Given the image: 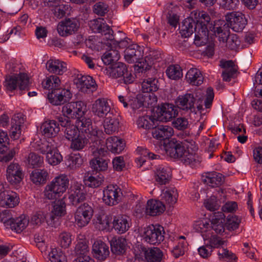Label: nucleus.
<instances>
[{
    "label": "nucleus",
    "instance_id": "nucleus-37",
    "mask_svg": "<svg viewBox=\"0 0 262 262\" xmlns=\"http://www.w3.org/2000/svg\"><path fill=\"white\" fill-rule=\"evenodd\" d=\"M48 71L55 74L62 75L67 71V64L58 59H50L46 63Z\"/></svg>",
    "mask_w": 262,
    "mask_h": 262
},
{
    "label": "nucleus",
    "instance_id": "nucleus-32",
    "mask_svg": "<svg viewBox=\"0 0 262 262\" xmlns=\"http://www.w3.org/2000/svg\"><path fill=\"white\" fill-rule=\"evenodd\" d=\"M24 123V115L21 113L14 115L11 119V127L10 129L11 138L16 139L21 134L20 126Z\"/></svg>",
    "mask_w": 262,
    "mask_h": 262
},
{
    "label": "nucleus",
    "instance_id": "nucleus-46",
    "mask_svg": "<svg viewBox=\"0 0 262 262\" xmlns=\"http://www.w3.org/2000/svg\"><path fill=\"white\" fill-rule=\"evenodd\" d=\"M58 143L55 142V139H51L50 141L41 142L38 144L36 147L37 150L42 154H46V156L49 152H51L53 149L57 147Z\"/></svg>",
    "mask_w": 262,
    "mask_h": 262
},
{
    "label": "nucleus",
    "instance_id": "nucleus-21",
    "mask_svg": "<svg viewBox=\"0 0 262 262\" xmlns=\"http://www.w3.org/2000/svg\"><path fill=\"white\" fill-rule=\"evenodd\" d=\"M152 135L154 138L160 140H164L165 143L167 142L169 138L173 135V128L168 125H158L153 126L152 128Z\"/></svg>",
    "mask_w": 262,
    "mask_h": 262
},
{
    "label": "nucleus",
    "instance_id": "nucleus-42",
    "mask_svg": "<svg viewBox=\"0 0 262 262\" xmlns=\"http://www.w3.org/2000/svg\"><path fill=\"white\" fill-rule=\"evenodd\" d=\"M48 176V173L46 170L37 169L32 171L30 178L36 185H42L46 183Z\"/></svg>",
    "mask_w": 262,
    "mask_h": 262
},
{
    "label": "nucleus",
    "instance_id": "nucleus-39",
    "mask_svg": "<svg viewBox=\"0 0 262 262\" xmlns=\"http://www.w3.org/2000/svg\"><path fill=\"white\" fill-rule=\"evenodd\" d=\"M66 203L61 199L54 202L53 209L49 214L51 222H54L58 220L59 216H62L66 214Z\"/></svg>",
    "mask_w": 262,
    "mask_h": 262
},
{
    "label": "nucleus",
    "instance_id": "nucleus-44",
    "mask_svg": "<svg viewBox=\"0 0 262 262\" xmlns=\"http://www.w3.org/2000/svg\"><path fill=\"white\" fill-rule=\"evenodd\" d=\"M223 24H221L220 27L214 26L213 30L215 35L219 36L220 41L225 42L230 35L229 26L225 22Z\"/></svg>",
    "mask_w": 262,
    "mask_h": 262
},
{
    "label": "nucleus",
    "instance_id": "nucleus-10",
    "mask_svg": "<svg viewBox=\"0 0 262 262\" xmlns=\"http://www.w3.org/2000/svg\"><path fill=\"white\" fill-rule=\"evenodd\" d=\"M6 89L10 91L16 89L18 86L20 91L28 90L29 77L25 73H20L17 75H8L4 82ZM22 94V92L20 93Z\"/></svg>",
    "mask_w": 262,
    "mask_h": 262
},
{
    "label": "nucleus",
    "instance_id": "nucleus-41",
    "mask_svg": "<svg viewBox=\"0 0 262 262\" xmlns=\"http://www.w3.org/2000/svg\"><path fill=\"white\" fill-rule=\"evenodd\" d=\"M155 174L156 182L160 185H165L168 183L171 176L169 168L161 166L156 168Z\"/></svg>",
    "mask_w": 262,
    "mask_h": 262
},
{
    "label": "nucleus",
    "instance_id": "nucleus-4",
    "mask_svg": "<svg viewBox=\"0 0 262 262\" xmlns=\"http://www.w3.org/2000/svg\"><path fill=\"white\" fill-rule=\"evenodd\" d=\"M148 58L145 59L144 61L139 62L136 66V70L139 72L146 73L145 78L142 83V90L143 93L156 92L159 89L158 80L155 75L152 74L156 71L151 68L152 62H147Z\"/></svg>",
    "mask_w": 262,
    "mask_h": 262
},
{
    "label": "nucleus",
    "instance_id": "nucleus-11",
    "mask_svg": "<svg viewBox=\"0 0 262 262\" xmlns=\"http://www.w3.org/2000/svg\"><path fill=\"white\" fill-rule=\"evenodd\" d=\"M86 112V105L82 101L68 103L62 108L63 115L68 119H77L83 116Z\"/></svg>",
    "mask_w": 262,
    "mask_h": 262
},
{
    "label": "nucleus",
    "instance_id": "nucleus-47",
    "mask_svg": "<svg viewBox=\"0 0 262 262\" xmlns=\"http://www.w3.org/2000/svg\"><path fill=\"white\" fill-rule=\"evenodd\" d=\"M178 196L177 190L175 188L169 189L161 194L163 201L169 205H173L177 202Z\"/></svg>",
    "mask_w": 262,
    "mask_h": 262
},
{
    "label": "nucleus",
    "instance_id": "nucleus-27",
    "mask_svg": "<svg viewBox=\"0 0 262 262\" xmlns=\"http://www.w3.org/2000/svg\"><path fill=\"white\" fill-rule=\"evenodd\" d=\"M69 199L70 203L75 206L84 201L86 199V191L84 186L81 184L74 185Z\"/></svg>",
    "mask_w": 262,
    "mask_h": 262
},
{
    "label": "nucleus",
    "instance_id": "nucleus-60",
    "mask_svg": "<svg viewBox=\"0 0 262 262\" xmlns=\"http://www.w3.org/2000/svg\"><path fill=\"white\" fill-rule=\"evenodd\" d=\"M205 207L209 210L214 211L219 209L220 207L219 201L214 195H212L204 202Z\"/></svg>",
    "mask_w": 262,
    "mask_h": 262
},
{
    "label": "nucleus",
    "instance_id": "nucleus-35",
    "mask_svg": "<svg viewBox=\"0 0 262 262\" xmlns=\"http://www.w3.org/2000/svg\"><path fill=\"white\" fill-rule=\"evenodd\" d=\"M112 252L116 255H122L125 253L127 242L125 238L122 237H113L110 242Z\"/></svg>",
    "mask_w": 262,
    "mask_h": 262
},
{
    "label": "nucleus",
    "instance_id": "nucleus-34",
    "mask_svg": "<svg viewBox=\"0 0 262 262\" xmlns=\"http://www.w3.org/2000/svg\"><path fill=\"white\" fill-rule=\"evenodd\" d=\"M203 177V182L211 187H219L223 184L225 179L222 174L215 171L207 173Z\"/></svg>",
    "mask_w": 262,
    "mask_h": 262
},
{
    "label": "nucleus",
    "instance_id": "nucleus-48",
    "mask_svg": "<svg viewBox=\"0 0 262 262\" xmlns=\"http://www.w3.org/2000/svg\"><path fill=\"white\" fill-rule=\"evenodd\" d=\"M94 224L96 228L99 230L103 231L108 229L109 227V217L104 214L96 215V218L93 220Z\"/></svg>",
    "mask_w": 262,
    "mask_h": 262
},
{
    "label": "nucleus",
    "instance_id": "nucleus-40",
    "mask_svg": "<svg viewBox=\"0 0 262 262\" xmlns=\"http://www.w3.org/2000/svg\"><path fill=\"white\" fill-rule=\"evenodd\" d=\"M186 79L191 85H200L203 82L204 77L199 69L191 68L186 74Z\"/></svg>",
    "mask_w": 262,
    "mask_h": 262
},
{
    "label": "nucleus",
    "instance_id": "nucleus-1",
    "mask_svg": "<svg viewBox=\"0 0 262 262\" xmlns=\"http://www.w3.org/2000/svg\"><path fill=\"white\" fill-rule=\"evenodd\" d=\"M180 32L184 37L194 33V43L198 46L205 45L208 40V30L203 22L196 23L192 17L185 18L180 27Z\"/></svg>",
    "mask_w": 262,
    "mask_h": 262
},
{
    "label": "nucleus",
    "instance_id": "nucleus-56",
    "mask_svg": "<svg viewBox=\"0 0 262 262\" xmlns=\"http://www.w3.org/2000/svg\"><path fill=\"white\" fill-rule=\"evenodd\" d=\"M194 229L196 232L201 233L203 238L206 241L207 235L204 233L209 231L211 229V227L207 221H199L194 224Z\"/></svg>",
    "mask_w": 262,
    "mask_h": 262
},
{
    "label": "nucleus",
    "instance_id": "nucleus-17",
    "mask_svg": "<svg viewBox=\"0 0 262 262\" xmlns=\"http://www.w3.org/2000/svg\"><path fill=\"white\" fill-rule=\"evenodd\" d=\"M76 126L80 130L82 133H85L90 140L93 138H97L99 130L92 126V121L90 118L83 116L77 118L76 121Z\"/></svg>",
    "mask_w": 262,
    "mask_h": 262
},
{
    "label": "nucleus",
    "instance_id": "nucleus-25",
    "mask_svg": "<svg viewBox=\"0 0 262 262\" xmlns=\"http://www.w3.org/2000/svg\"><path fill=\"white\" fill-rule=\"evenodd\" d=\"M19 197L13 191H4L0 192V206L13 208L18 204Z\"/></svg>",
    "mask_w": 262,
    "mask_h": 262
},
{
    "label": "nucleus",
    "instance_id": "nucleus-19",
    "mask_svg": "<svg viewBox=\"0 0 262 262\" xmlns=\"http://www.w3.org/2000/svg\"><path fill=\"white\" fill-rule=\"evenodd\" d=\"M79 27V23L77 19L68 18L59 23L57 30L60 36L65 37L75 33Z\"/></svg>",
    "mask_w": 262,
    "mask_h": 262
},
{
    "label": "nucleus",
    "instance_id": "nucleus-52",
    "mask_svg": "<svg viewBox=\"0 0 262 262\" xmlns=\"http://www.w3.org/2000/svg\"><path fill=\"white\" fill-rule=\"evenodd\" d=\"M48 262H67L65 255L60 249L54 248L48 254Z\"/></svg>",
    "mask_w": 262,
    "mask_h": 262
},
{
    "label": "nucleus",
    "instance_id": "nucleus-62",
    "mask_svg": "<svg viewBox=\"0 0 262 262\" xmlns=\"http://www.w3.org/2000/svg\"><path fill=\"white\" fill-rule=\"evenodd\" d=\"M226 46L231 50H236L240 45V40L235 34H231L226 40Z\"/></svg>",
    "mask_w": 262,
    "mask_h": 262
},
{
    "label": "nucleus",
    "instance_id": "nucleus-28",
    "mask_svg": "<svg viewBox=\"0 0 262 262\" xmlns=\"http://www.w3.org/2000/svg\"><path fill=\"white\" fill-rule=\"evenodd\" d=\"M130 225L128 216L125 215L119 214L114 217L113 227L114 230L119 234L126 232Z\"/></svg>",
    "mask_w": 262,
    "mask_h": 262
},
{
    "label": "nucleus",
    "instance_id": "nucleus-51",
    "mask_svg": "<svg viewBox=\"0 0 262 262\" xmlns=\"http://www.w3.org/2000/svg\"><path fill=\"white\" fill-rule=\"evenodd\" d=\"M90 139L80 134L73 140H71V148L74 150H80L82 149L88 144Z\"/></svg>",
    "mask_w": 262,
    "mask_h": 262
},
{
    "label": "nucleus",
    "instance_id": "nucleus-3",
    "mask_svg": "<svg viewBox=\"0 0 262 262\" xmlns=\"http://www.w3.org/2000/svg\"><path fill=\"white\" fill-rule=\"evenodd\" d=\"M165 150L171 158L180 159L186 165L192 164L195 161V155L192 152L186 149L184 143L172 138L165 143Z\"/></svg>",
    "mask_w": 262,
    "mask_h": 262
},
{
    "label": "nucleus",
    "instance_id": "nucleus-20",
    "mask_svg": "<svg viewBox=\"0 0 262 262\" xmlns=\"http://www.w3.org/2000/svg\"><path fill=\"white\" fill-rule=\"evenodd\" d=\"M24 173L20 166L16 163H12L7 167L6 178L12 185L19 184L24 178Z\"/></svg>",
    "mask_w": 262,
    "mask_h": 262
},
{
    "label": "nucleus",
    "instance_id": "nucleus-29",
    "mask_svg": "<svg viewBox=\"0 0 262 262\" xmlns=\"http://www.w3.org/2000/svg\"><path fill=\"white\" fill-rule=\"evenodd\" d=\"M75 82L77 87L83 92H87L89 89H91V91L93 92L96 90L97 87L94 79L89 75L78 77Z\"/></svg>",
    "mask_w": 262,
    "mask_h": 262
},
{
    "label": "nucleus",
    "instance_id": "nucleus-5",
    "mask_svg": "<svg viewBox=\"0 0 262 262\" xmlns=\"http://www.w3.org/2000/svg\"><path fill=\"white\" fill-rule=\"evenodd\" d=\"M68 185L69 179L66 176L61 175L55 177L45 187V198L48 200H56L66 191Z\"/></svg>",
    "mask_w": 262,
    "mask_h": 262
},
{
    "label": "nucleus",
    "instance_id": "nucleus-13",
    "mask_svg": "<svg viewBox=\"0 0 262 262\" xmlns=\"http://www.w3.org/2000/svg\"><path fill=\"white\" fill-rule=\"evenodd\" d=\"M94 213L93 208L88 203L81 204L75 213V222L79 227L86 226L90 222Z\"/></svg>",
    "mask_w": 262,
    "mask_h": 262
},
{
    "label": "nucleus",
    "instance_id": "nucleus-31",
    "mask_svg": "<svg viewBox=\"0 0 262 262\" xmlns=\"http://www.w3.org/2000/svg\"><path fill=\"white\" fill-rule=\"evenodd\" d=\"M92 250L94 257L101 261L105 260L110 254L108 246L101 241L95 242Z\"/></svg>",
    "mask_w": 262,
    "mask_h": 262
},
{
    "label": "nucleus",
    "instance_id": "nucleus-24",
    "mask_svg": "<svg viewBox=\"0 0 262 262\" xmlns=\"http://www.w3.org/2000/svg\"><path fill=\"white\" fill-rule=\"evenodd\" d=\"M211 217V229L216 234H222L225 230V215L222 212H215L212 213Z\"/></svg>",
    "mask_w": 262,
    "mask_h": 262
},
{
    "label": "nucleus",
    "instance_id": "nucleus-43",
    "mask_svg": "<svg viewBox=\"0 0 262 262\" xmlns=\"http://www.w3.org/2000/svg\"><path fill=\"white\" fill-rule=\"evenodd\" d=\"M29 224V219L25 215H21L18 217L13 218L10 223V228L17 233L21 232Z\"/></svg>",
    "mask_w": 262,
    "mask_h": 262
},
{
    "label": "nucleus",
    "instance_id": "nucleus-15",
    "mask_svg": "<svg viewBox=\"0 0 262 262\" xmlns=\"http://www.w3.org/2000/svg\"><path fill=\"white\" fill-rule=\"evenodd\" d=\"M103 192V201L105 204L110 206L118 204L121 195L122 194L121 189L116 185L107 186L104 189Z\"/></svg>",
    "mask_w": 262,
    "mask_h": 262
},
{
    "label": "nucleus",
    "instance_id": "nucleus-49",
    "mask_svg": "<svg viewBox=\"0 0 262 262\" xmlns=\"http://www.w3.org/2000/svg\"><path fill=\"white\" fill-rule=\"evenodd\" d=\"M46 221L48 224L51 225L52 222H51L49 215L45 212L39 211L35 212L32 216L31 223L36 225H40Z\"/></svg>",
    "mask_w": 262,
    "mask_h": 262
},
{
    "label": "nucleus",
    "instance_id": "nucleus-16",
    "mask_svg": "<svg viewBox=\"0 0 262 262\" xmlns=\"http://www.w3.org/2000/svg\"><path fill=\"white\" fill-rule=\"evenodd\" d=\"M92 111L95 116L99 118H104L109 113L115 112L107 100L104 98H100L95 101L92 105Z\"/></svg>",
    "mask_w": 262,
    "mask_h": 262
},
{
    "label": "nucleus",
    "instance_id": "nucleus-59",
    "mask_svg": "<svg viewBox=\"0 0 262 262\" xmlns=\"http://www.w3.org/2000/svg\"><path fill=\"white\" fill-rule=\"evenodd\" d=\"M75 252L77 257L88 255L89 250L86 242L84 241L78 242L75 247Z\"/></svg>",
    "mask_w": 262,
    "mask_h": 262
},
{
    "label": "nucleus",
    "instance_id": "nucleus-64",
    "mask_svg": "<svg viewBox=\"0 0 262 262\" xmlns=\"http://www.w3.org/2000/svg\"><path fill=\"white\" fill-rule=\"evenodd\" d=\"M108 11V6L103 2L96 3L93 6L94 13L98 15L104 16Z\"/></svg>",
    "mask_w": 262,
    "mask_h": 262
},
{
    "label": "nucleus",
    "instance_id": "nucleus-38",
    "mask_svg": "<svg viewBox=\"0 0 262 262\" xmlns=\"http://www.w3.org/2000/svg\"><path fill=\"white\" fill-rule=\"evenodd\" d=\"M105 143L107 149L115 154H119L125 147L124 141L116 136L107 138Z\"/></svg>",
    "mask_w": 262,
    "mask_h": 262
},
{
    "label": "nucleus",
    "instance_id": "nucleus-30",
    "mask_svg": "<svg viewBox=\"0 0 262 262\" xmlns=\"http://www.w3.org/2000/svg\"><path fill=\"white\" fill-rule=\"evenodd\" d=\"M103 126L106 134L111 135L118 130L119 125V119L115 113H109L104 118Z\"/></svg>",
    "mask_w": 262,
    "mask_h": 262
},
{
    "label": "nucleus",
    "instance_id": "nucleus-23",
    "mask_svg": "<svg viewBox=\"0 0 262 262\" xmlns=\"http://www.w3.org/2000/svg\"><path fill=\"white\" fill-rule=\"evenodd\" d=\"M141 249L147 262H161L164 257L163 252L159 248L141 246Z\"/></svg>",
    "mask_w": 262,
    "mask_h": 262
},
{
    "label": "nucleus",
    "instance_id": "nucleus-6",
    "mask_svg": "<svg viewBox=\"0 0 262 262\" xmlns=\"http://www.w3.org/2000/svg\"><path fill=\"white\" fill-rule=\"evenodd\" d=\"M90 27L94 33H99L104 36V39L110 40L112 43L119 48H124L128 45L126 40L116 41L114 40L113 31L110 27L103 22V18H98L92 20L90 23Z\"/></svg>",
    "mask_w": 262,
    "mask_h": 262
},
{
    "label": "nucleus",
    "instance_id": "nucleus-12",
    "mask_svg": "<svg viewBox=\"0 0 262 262\" xmlns=\"http://www.w3.org/2000/svg\"><path fill=\"white\" fill-rule=\"evenodd\" d=\"M225 17L227 21L225 23L228 25L229 28L235 32L242 31L247 23L245 15L241 12H228L225 15Z\"/></svg>",
    "mask_w": 262,
    "mask_h": 262
},
{
    "label": "nucleus",
    "instance_id": "nucleus-61",
    "mask_svg": "<svg viewBox=\"0 0 262 262\" xmlns=\"http://www.w3.org/2000/svg\"><path fill=\"white\" fill-rule=\"evenodd\" d=\"M137 152L140 156L137 158V161L140 166H141L146 162L147 157L150 156L151 152L148 149L141 147H138Z\"/></svg>",
    "mask_w": 262,
    "mask_h": 262
},
{
    "label": "nucleus",
    "instance_id": "nucleus-54",
    "mask_svg": "<svg viewBox=\"0 0 262 262\" xmlns=\"http://www.w3.org/2000/svg\"><path fill=\"white\" fill-rule=\"evenodd\" d=\"M46 159L50 164L57 165L62 160V156L59 152L57 147H56L48 154Z\"/></svg>",
    "mask_w": 262,
    "mask_h": 262
},
{
    "label": "nucleus",
    "instance_id": "nucleus-7",
    "mask_svg": "<svg viewBox=\"0 0 262 262\" xmlns=\"http://www.w3.org/2000/svg\"><path fill=\"white\" fill-rule=\"evenodd\" d=\"M164 228L159 225H151L141 230L143 240L149 244H160L164 239Z\"/></svg>",
    "mask_w": 262,
    "mask_h": 262
},
{
    "label": "nucleus",
    "instance_id": "nucleus-26",
    "mask_svg": "<svg viewBox=\"0 0 262 262\" xmlns=\"http://www.w3.org/2000/svg\"><path fill=\"white\" fill-rule=\"evenodd\" d=\"M90 148L94 159L107 158L109 154L108 151L101 144V140L98 135L97 138H93L90 140Z\"/></svg>",
    "mask_w": 262,
    "mask_h": 262
},
{
    "label": "nucleus",
    "instance_id": "nucleus-53",
    "mask_svg": "<svg viewBox=\"0 0 262 262\" xmlns=\"http://www.w3.org/2000/svg\"><path fill=\"white\" fill-rule=\"evenodd\" d=\"M137 124L139 128L145 129H152L155 125L154 119L149 116L139 117Z\"/></svg>",
    "mask_w": 262,
    "mask_h": 262
},
{
    "label": "nucleus",
    "instance_id": "nucleus-45",
    "mask_svg": "<svg viewBox=\"0 0 262 262\" xmlns=\"http://www.w3.org/2000/svg\"><path fill=\"white\" fill-rule=\"evenodd\" d=\"M119 58V52L116 49H111L104 53L101 59L105 64L112 65L118 61Z\"/></svg>",
    "mask_w": 262,
    "mask_h": 262
},
{
    "label": "nucleus",
    "instance_id": "nucleus-22",
    "mask_svg": "<svg viewBox=\"0 0 262 262\" xmlns=\"http://www.w3.org/2000/svg\"><path fill=\"white\" fill-rule=\"evenodd\" d=\"M124 53V58L128 63L138 62L139 63L140 62L144 61L145 59L140 61L142 55L140 50V47L136 44L129 45L125 50Z\"/></svg>",
    "mask_w": 262,
    "mask_h": 262
},
{
    "label": "nucleus",
    "instance_id": "nucleus-18",
    "mask_svg": "<svg viewBox=\"0 0 262 262\" xmlns=\"http://www.w3.org/2000/svg\"><path fill=\"white\" fill-rule=\"evenodd\" d=\"M9 141L7 134L4 132H0V154L3 155L0 157V161L2 162L10 161L15 154L14 148L9 150L8 147Z\"/></svg>",
    "mask_w": 262,
    "mask_h": 262
},
{
    "label": "nucleus",
    "instance_id": "nucleus-55",
    "mask_svg": "<svg viewBox=\"0 0 262 262\" xmlns=\"http://www.w3.org/2000/svg\"><path fill=\"white\" fill-rule=\"evenodd\" d=\"M168 78L173 80L179 79L182 77L183 74L181 68L178 66L171 65L166 71Z\"/></svg>",
    "mask_w": 262,
    "mask_h": 262
},
{
    "label": "nucleus",
    "instance_id": "nucleus-36",
    "mask_svg": "<svg viewBox=\"0 0 262 262\" xmlns=\"http://www.w3.org/2000/svg\"><path fill=\"white\" fill-rule=\"evenodd\" d=\"M165 209V206L162 202L150 200L147 203L145 212L147 215L156 216L163 213Z\"/></svg>",
    "mask_w": 262,
    "mask_h": 262
},
{
    "label": "nucleus",
    "instance_id": "nucleus-8",
    "mask_svg": "<svg viewBox=\"0 0 262 262\" xmlns=\"http://www.w3.org/2000/svg\"><path fill=\"white\" fill-rule=\"evenodd\" d=\"M204 93L202 90L198 89L195 91V95L190 93L180 95L176 100L177 108H179L185 111H194V102L198 98L199 101H202Z\"/></svg>",
    "mask_w": 262,
    "mask_h": 262
},
{
    "label": "nucleus",
    "instance_id": "nucleus-58",
    "mask_svg": "<svg viewBox=\"0 0 262 262\" xmlns=\"http://www.w3.org/2000/svg\"><path fill=\"white\" fill-rule=\"evenodd\" d=\"M79 132L78 128L73 124H69L66 127L64 131L65 137L69 141L73 140L77 137L80 134Z\"/></svg>",
    "mask_w": 262,
    "mask_h": 262
},
{
    "label": "nucleus",
    "instance_id": "nucleus-14",
    "mask_svg": "<svg viewBox=\"0 0 262 262\" xmlns=\"http://www.w3.org/2000/svg\"><path fill=\"white\" fill-rule=\"evenodd\" d=\"M178 114L177 107L171 103H162L159 106L155 117L157 121L167 122L171 120Z\"/></svg>",
    "mask_w": 262,
    "mask_h": 262
},
{
    "label": "nucleus",
    "instance_id": "nucleus-33",
    "mask_svg": "<svg viewBox=\"0 0 262 262\" xmlns=\"http://www.w3.org/2000/svg\"><path fill=\"white\" fill-rule=\"evenodd\" d=\"M41 129L45 137L47 138H55L60 130L59 124L55 120H49L43 123Z\"/></svg>",
    "mask_w": 262,
    "mask_h": 262
},
{
    "label": "nucleus",
    "instance_id": "nucleus-9",
    "mask_svg": "<svg viewBox=\"0 0 262 262\" xmlns=\"http://www.w3.org/2000/svg\"><path fill=\"white\" fill-rule=\"evenodd\" d=\"M107 74L113 78H122L125 84L133 82L134 78L131 72L128 70L126 65L121 62H115L107 69Z\"/></svg>",
    "mask_w": 262,
    "mask_h": 262
},
{
    "label": "nucleus",
    "instance_id": "nucleus-57",
    "mask_svg": "<svg viewBox=\"0 0 262 262\" xmlns=\"http://www.w3.org/2000/svg\"><path fill=\"white\" fill-rule=\"evenodd\" d=\"M240 223L241 220L237 216L229 215L227 216L225 224L227 229L231 231L238 228Z\"/></svg>",
    "mask_w": 262,
    "mask_h": 262
},
{
    "label": "nucleus",
    "instance_id": "nucleus-2",
    "mask_svg": "<svg viewBox=\"0 0 262 262\" xmlns=\"http://www.w3.org/2000/svg\"><path fill=\"white\" fill-rule=\"evenodd\" d=\"M44 89H48L49 101L54 105H59L69 101L72 97L69 90L60 87V80L56 75H51L42 83Z\"/></svg>",
    "mask_w": 262,
    "mask_h": 262
},
{
    "label": "nucleus",
    "instance_id": "nucleus-63",
    "mask_svg": "<svg viewBox=\"0 0 262 262\" xmlns=\"http://www.w3.org/2000/svg\"><path fill=\"white\" fill-rule=\"evenodd\" d=\"M28 160L29 164L31 165L33 168L40 166L43 161L42 157L34 152L29 154Z\"/></svg>",
    "mask_w": 262,
    "mask_h": 262
},
{
    "label": "nucleus",
    "instance_id": "nucleus-50",
    "mask_svg": "<svg viewBox=\"0 0 262 262\" xmlns=\"http://www.w3.org/2000/svg\"><path fill=\"white\" fill-rule=\"evenodd\" d=\"M108 158L94 159L90 162L91 167L96 171H105L108 167Z\"/></svg>",
    "mask_w": 262,
    "mask_h": 262
}]
</instances>
